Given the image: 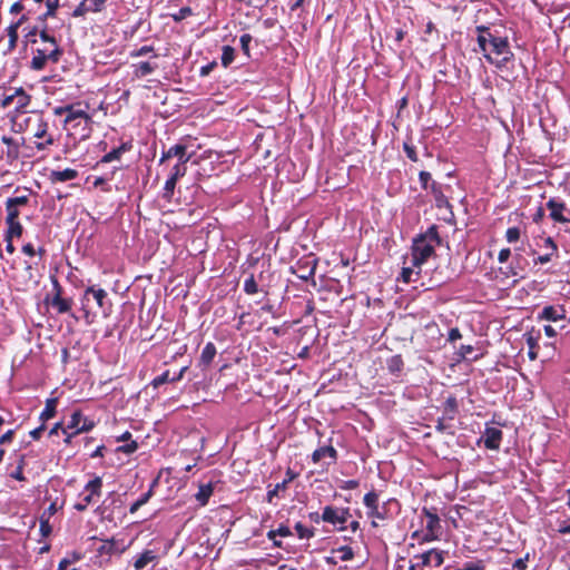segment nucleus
Listing matches in <instances>:
<instances>
[{
  "instance_id": "nucleus-1",
  "label": "nucleus",
  "mask_w": 570,
  "mask_h": 570,
  "mask_svg": "<svg viewBox=\"0 0 570 570\" xmlns=\"http://www.w3.org/2000/svg\"><path fill=\"white\" fill-rule=\"evenodd\" d=\"M89 104L72 102L56 106L52 112L57 117H63L62 128L66 131L68 141L76 147L78 144L86 141L92 134V116L88 112Z\"/></svg>"
},
{
  "instance_id": "nucleus-2",
  "label": "nucleus",
  "mask_w": 570,
  "mask_h": 570,
  "mask_svg": "<svg viewBox=\"0 0 570 570\" xmlns=\"http://www.w3.org/2000/svg\"><path fill=\"white\" fill-rule=\"evenodd\" d=\"M476 32L479 49L484 59L500 71L508 68V65L514 60L508 38L492 32L487 26H478Z\"/></svg>"
},
{
  "instance_id": "nucleus-3",
  "label": "nucleus",
  "mask_w": 570,
  "mask_h": 570,
  "mask_svg": "<svg viewBox=\"0 0 570 570\" xmlns=\"http://www.w3.org/2000/svg\"><path fill=\"white\" fill-rule=\"evenodd\" d=\"M80 309L87 324H91L99 314L104 318L109 317L112 312V304L105 289L89 286L80 298Z\"/></svg>"
},
{
  "instance_id": "nucleus-4",
  "label": "nucleus",
  "mask_w": 570,
  "mask_h": 570,
  "mask_svg": "<svg viewBox=\"0 0 570 570\" xmlns=\"http://www.w3.org/2000/svg\"><path fill=\"white\" fill-rule=\"evenodd\" d=\"M363 504L366 508L367 518L372 520L373 527H377L376 520H391L401 511V504L395 498H390L380 503V493L375 490L365 493Z\"/></svg>"
},
{
  "instance_id": "nucleus-5",
  "label": "nucleus",
  "mask_w": 570,
  "mask_h": 570,
  "mask_svg": "<svg viewBox=\"0 0 570 570\" xmlns=\"http://www.w3.org/2000/svg\"><path fill=\"white\" fill-rule=\"evenodd\" d=\"M441 239L436 225H431L425 233L417 235L412 243L411 265L416 267V275L420 274L421 266L434 254L435 246L440 245Z\"/></svg>"
},
{
  "instance_id": "nucleus-6",
  "label": "nucleus",
  "mask_w": 570,
  "mask_h": 570,
  "mask_svg": "<svg viewBox=\"0 0 570 570\" xmlns=\"http://www.w3.org/2000/svg\"><path fill=\"white\" fill-rule=\"evenodd\" d=\"M27 131L35 138V146L38 150H47L56 142L53 134L49 130V122L43 115L36 112L26 119Z\"/></svg>"
},
{
  "instance_id": "nucleus-7",
  "label": "nucleus",
  "mask_w": 570,
  "mask_h": 570,
  "mask_svg": "<svg viewBox=\"0 0 570 570\" xmlns=\"http://www.w3.org/2000/svg\"><path fill=\"white\" fill-rule=\"evenodd\" d=\"M63 55L62 48L59 43H43L41 47L33 50V56L30 61V68L36 71L43 70L47 63L59 62Z\"/></svg>"
},
{
  "instance_id": "nucleus-8",
  "label": "nucleus",
  "mask_w": 570,
  "mask_h": 570,
  "mask_svg": "<svg viewBox=\"0 0 570 570\" xmlns=\"http://www.w3.org/2000/svg\"><path fill=\"white\" fill-rule=\"evenodd\" d=\"M101 492L102 479L100 476H94L85 484L83 489L78 494L73 509L79 512L86 511L91 504L99 500Z\"/></svg>"
},
{
  "instance_id": "nucleus-9",
  "label": "nucleus",
  "mask_w": 570,
  "mask_h": 570,
  "mask_svg": "<svg viewBox=\"0 0 570 570\" xmlns=\"http://www.w3.org/2000/svg\"><path fill=\"white\" fill-rule=\"evenodd\" d=\"M52 289L47 295L45 302L50 305L58 314H67L72 306L71 298L62 297V287L56 277H51Z\"/></svg>"
},
{
  "instance_id": "nucleus-10",
  "label": "nucleus",
  "mask_w": 570,
  "mask_h": 570,
  "mask_svg": "<svg viewBox=\"0 0 570 570\" xmlns=\"http://www.w3.org/2000/svg\"><path fill=\"white\" fill-rule=\"evenodd\" d=\"M351 517L348 508H337L333 505H326L322 512V521L330 523L334 527L338 525V530L343 531L346 529L344 525Z\"/></svg>"
},
{
  "instance_id": "nucleus-11",
  "label": "nucleus",
  "mask_w": 570,
  "mask_h": 570,
  "mask_svg": "<svg viewBox=\"0 0 570 570\" xmlns=\"http://www.w3.org/2000/svg\"><path fill=\"white\" fill-rule=\"evenodd\" d=\"M444 562L443 552L438 549H431L420 554H415L411 560L410 570L423 567L438 568Z\"/></svg>"
},
{
  "instance_id": "nucleus-12",
  "label": "nucleus",
  "mask_w": 570,
  "mask_h": 570,
  "mask_svg": "<svg viewBox=\"0 0 570 570\" xmlns=\"http://www.w3.org/2000/svg\"><path fill=\"white\" fill-rule=\"evenodd\" d=\"M546 207L554 223L570 224V208L562 199L552 197L546 203Z\"/></svg>"
},
{
  "instance_id": "nucleus-13",
  "label": "nucleus",
  "mask_w": 570,
  "mask_h": 570,
  "mask_svg": "<svg viewBox=\"0 0 570 570\" xmlns=\"http://www.w3.org/2000/svg\"><path fill=\"white\" fill-rule=\"evenodd\" d=\"M316 267L317 259L315 257L307 256L298 259L296 264L292 267V272L299 279L309 281L314 278Z\"/></svg>"
},
{
  "instance_id": "nucleus-14",
  "label": "nucleus",
  "mask_w": 570,
  "mask_h": 570,
  "mask_svg": "<svg viewBox=\"0 0 570 570\" xmlns=\"http://www.w3.org/2000/svg\"><path fill=\"white\" fill-rule=\"evenodd\" d=\"M422 513L426 518V532L423 535L424 542H431L439 539L441 531V520L439 515L431 509L423 508Z\"/></svg>"
},
{
  "instance_id": "nucleus-15",
  "label": "nucleus",
  "mask_w": 570,
  "mask_h": 570,
  "mask_svg": "<svg viewBox=\"0 0 570 570\" xmlns=\"http://www.w3.org/2000/svg\"><path fill=\"white\" fill-rule=\"evenodd\" d=\"M66 428L72 430L75 433H86L95 428V422L89 417L85 416L80 410H76L71 413Z\"/></svg>"
},
{
  "instance_id": "nucleus-16",
  "label": "nucleus",
  "mask_w": 570,
  "mask_h": 570,
  "mask_svg": "<svg viewBox=\"0 0 570 570\" xmlns=\"http://www.w3.org/2000/svg\"><path fill=\"white\" fill-rule=\"evenodd\" d=\"M567 318V309L564 305H547L538 313L539 321L560 322Z\"/></svg>"
},
{
  "instance_id": "nucleus-17",
  "label": "nucleus",
  "mask_w": 570,
  "mask_h": 570,
  "mask_svg": "<svg viewBox=\"0 0 570 570\" xmlns=\"http://www.w3.org/2000/svg\"><path fill=\"white\" fill-rule=\"evenodd\" d=\"M129 546L130 543H126L124 539L112 537L102 541L99 552L108 556H120L129 548Z\"/></svg>"
},
{
  "instance_id": "nucleus-18",
  "label": "nucleus",
  "mask_w": 570,
  "mask_h": 570,
  "mask_svg": "<svg viewBox=\"0 0 570 570\" xmlns=\"http://www.w3.org/2000/svg\"><path fill=\"white\" fill-rule=\"evenodd\" d=\"M503 433L500 429L494 426H485V430L481 436V441H483L484 446L488 450H499L501 445Z\"/></svg>"
},
{
  "instance_id": "nucleus-19",
  "label": "nucleus",
  "mask_w": 570,
  "mask_h": 570,
  "mask_svg": "<svg viewBox=\"0 0 570 570\" xmlns=\"http://www.w3.org/2000/svg\"><path fill=\"white\" fill-rule=\"evenodd\" d=\"M297 475L298 474L296 472H294L291 468H288L286 470V478L282 482L275 484L273 488L271 485H268V490L266 493V501L268 503H273L274 498H276L279 494V492H285L287 490L288 484L293 480H295L297 478Z\"/></svg>"
},
{
  "instance_id": "nucleus-20",
  "label": "nucleus",
  "mask_w": 570,
  "mask_h": 570,
  "mask_svg": "<svg viewBox=\"0 0 570 570\" xmlns=\"http://www.w3.org/2000/svg\"><path fill=\"white\" fill-rule=\"evenodd\" d=\"M132 560L135 570H144L148 564L156 566L158 563V554L156 550L146 549L137 553Z\"/></svg>"
},
{
  "instance_id": "nucleus-21",
  "label": "nucleus",
  "mask_w": 570,
  "mask_h": 570,
  "mask_svg": "<svg viewBox=\"0 0 570 570\" xmlns=\"http://www.w3.org/2000/svg\"><path fill=\"white\" fill-rule=\"evenodd\" d=\"M132 149V140H126L121 141V144L118 147L112 148L110 151L106 153L101 159L100 163L107 164L112 163L115 160H120L122 155L130 151Z\"/></svg>"
},
{
  "instance_id": "nucleus-22",
  "label": "nucleus",
  "mask_w": 570,
  "mask_h": 570,
  "mask_svg": "<svg viewBox=\"0 0 570 570\" xmlns=\"http://www.w3.org/2000/svg\"><path fill=\"white\" fill-rule=\"evenodd\" d=\"M543 247L547 248L549 252H548V254L538 256L534 259L535 264H541V265L547 264V263L551 262V259L558 253V245L556 244L553 238L550 236L543 238Z\"/></svg>"
},
{
  "instance_id": "nucleus-23",
  "label": "nucleus",
  "mask_w": 570,
  "mask_h": 570,
  "mask_svg": "<svg viewBox=\"0 0 570 570\" xmlns=\"http://www.w3.org/2000/svg\"><path fill=\"white\" fill-rule=\"evenodd\" d=\"M2 142L7 146L4 151L7 161L12 164L14 160L19 158L20 155V144L11 137L3 136Z\"/></svg>"
},
{
  "instance_id": "nucleus-24",
  "label": "nucleus",
  "mask_w": 570,
  "mask_h": 570,
  "mask_svg": "<svg viewBox=\"0 0 570 570\" xmlns=\"http://www.w3.org/2000/svg\"><path fill=\"white\" fill-rule=\"evenodd\" d=\"M337 451L332 445H323L312 453L313 463H318L322 459L328 458L334 463L337 460Z\"/></svg>"
},
{
  "instance_id": "nucleus-25",
  "label": "nucleus",
  "mask_w": 570,
  "mask_h": 570,
  "mask_svg": "<svg viewBox=\"0 0 570 570\" xmlns=\"http://www.w3.org/2000/svg\"><path fill=\"white\" fill-rule=\"evenodd\" d=\"M430 191L433 195L435 206L438 208H451V204L448 197L444 195L441 184L432 181Z\"/></svg>"
},
{
  "instance_id": "nucleus-26",
  "label": "nucleus",
  "mask_w": 570,
  "mask_h": 570,
  "mask_svg": "<svg viewBox=\"0 0 570 570\" xmlns=\"http://www.w3.org/2000/svg\"><path fill=\"white\" fill-rule=\"evenodd\" d=\"M78 175L76 169L65 168L62 170H52L49 175V179L51 183H65L76 179Z\"/></svg>"
},
{
  "instance_id": "nucleus-27",
  "label": "nucleus",
  "mask_w": 570,
  "mask_h": 570,
  "mask_svg": "<svg viewBox=\"0 0 570 570\" xmlns=\"http://www.w3.org/2000/svg\"><path fill=\"white\" fill-rule=\"evenodd\" d=\"M215 484L214 482L209 481L208 483H202L198 488V492L195 494V499L199 503V505L205 507L209 498L214 493Z\"/></svg>"
},
{
  "instance_id": "nucleus-28",
  "label": "nucleus",
  "mask_w": 570,
  "mask_h": 570,
  "mask_svg": "<svg viewBox=\"0 0 570 570\" xmlns=\"http://www.w3.org/2000/svg\"><path fill=\"white\" fill-rule=\"evenodd\" d=\"M217 350L215 344L208 342L202 351L199 357V365L203 366L204 368L208 367L212 364L213 360L215 358Z\"/></svg>"
},
{
  "instance_id": "nucleus-29",
  "label": "nucleus",
  "mask_w": 570,
  "mask_h": 570,
  "mask_svg": "<svg viewBox=\"0 0 570 570\" xmlns=\"http://www.w3.org/2000/svg\"><path fill=\"white\" fill-rule=\"evenodd\" d=\"M168 151L171 158H177V161L188 163L191 158V154L187 153V146L183 144H176L169 147Z\"/></svg>"
},
{
  "instance_id": "nucleus-30",
  "label": "nucleus",
  "mask_w": 570,
  "mask_h": 570,
  "mask_svg": "<svg viewBox=\"0 0 570 570\" xmlns=\"http://www.w3.org/2000/svg\"><path fill=\"white\" fill-rule=\"evenodd\" d=\"M134 67V75L137 78L146 77L150 73H153L157 69L156 63H150L148 61H141L138 63L132 65Z\"/></svg>"
},
{
  "instance_id": "nucleus-31",
  "label": "nucleus",
  "mask_w": 570,
  "mask_h": 570,
  "mask_svg": "<svg viewBox=\"0 0 570 570\" xmlns=\"http://www.w3.org/2000/svg\"><path fill=\"white\" fill-rule=\"evenodd\" d=\"M13 104L17 110H23L30 104V96L22 88H18L14 91Z\"/></svg>"
},
{
  "instance_id": "nucleus-32",
  "label": "nucleus",
  "mask_w": 570,
  "mask_h": 570,
  "mask_svg": "<svg viewBox=\"0 0 570 570\" xmlns=\"http://www.w3.org/2000/svg\"><path fill=\"white\" fill-rule=\"evenodd\" d=\"M43 2L47 10L39 17V20L46 21L48 18H55L60 7V0H43Z\"/></svg>"
},
{
  "instance_id": "nucleus-33",
  "label": "nucleus",
  "mask_w": 570,
  "mask_h": 570,
  "mask_svg": "<svg viewBox=\"0 0 570 570\" xmlns=\"http://www.w3.org/2000/svg\"><path fill=\"white\" fill-rule=\"evenodd\" d=\"M387 370L394 375H399L404 366L403 358L401 355H393L386 362Z\"/></svg>"
},
{
  "instance_id": "nucleus-34",
  "label": "nucleus",
  "mask_w": 570,
  "mask_h": 570,
  "mask_svg": "<svg viewBox=\"0 0 570 570\" xmlns=\"http://www.w3.org/2000/svg\"><path fill=\"white\" fill-rule=\"evenodd\" d=\"M56 406H57V400L56 399H49L46 402V406L40 413V420L42 423L50 420L56 415Z\"/></svg>"
},
{
  "instance_id": "nucleus-35",
  "label": "nucleus",
  "mask_w": 570,
  "mask_h": 570,
  "mask_svg": "<svg viewBox=\"0 0 570 570\" xmlns=\"http://www.w3.org/2000/svg\"><path fill=\"white\" fill-rule=\"evenodd\" d=\"M18 28L12 26L11 23L6 28V35L8 36V52L13 51L17 48L18 43Z\"/></svg>"
},
{
  "instance_id": "nucleus-36",
  "label": "nucleus",
  "mask_w": 570,
  "mask_h": 570,
  "mask_svg": "<svg viewBox=\"0 0 570 570\" xmlns=\"http://www.w3.org/2000/svg\"><path fill=\"white\" fill-rule=\"evenodd\" d=\"M294 529H295V532H296L298 539L309 540L311 538H313L315 535L314 528L306 527L302 522H296V524L294 525Z\"/></svg>"
},
{
  "instance_id": "nucleus-37",
  "label": "nucleus",
  "mask_w": 570,
  "mask_h": 570,
  "mask_svg": "<svg viewBox=\"0 0 570 570\" xmlns=\"http://www.w3.org/2000/svg\"><path fill=\"white\" fill-rule=\"evenodd\" d=\"M6 224H7L8 228H7L4 238L13 239L14 237H21L23 227L19 223V220L12 222V223H6Z\"/></svg>"
},
{
  "instance_id": "nucleus-38",
  "label": "nucleus",
  "mask_w": 570,
  "mask_h": 570,
  "mask_svg": "<svg viewBox=\"0 0 570 570\" xmlns=\"http://www.w3.org/2000/svg\"><path fill=\"white\" fill-rule=\"evenodd\" d=\"M235 60V49L230 46H224L222 49L220 61L222 65L227 68Z\"/></svg>"
},
{
  "instance_id": "nucleus-39",
  "label": "nucleus",
  "mask_w": 570,
  "mask_h": 570,
  "mask_svg": "<svg viewBox=\"0 0 570 570\" xmlns=\"http://www.w3.org/2000/svg\"><path fill=\"white\" fill-rule=\"evenodd\" d=\"M194 14V11L190 7H181L178 11L169 13L168 16L175 21L180 22Z\"/></svg>"
},
{
  "instance_id": "nucleus-40",
  "label": "nucleus",
  "mask_w": 570,
  "mask_h": 570,
  "mask_svg": "<svg viewBox=\"0 0 570 570\" xmlns=\"http://www.w3.org/2000/svg\"><path fill=\"white\" fill-rule=\"evenodd\" d=\"M186 165H187V163L177 161L170 170L169 178L178 181V179L184 177L187 173Z\"/></svg>"
},
{
  "instance_id": "nucleus-41",
  "label": "nucleus",
  "mask_w": 570,
  "mask_h": 570,
  "mask_svg": "<svg viewBox=\"0 0 570 570\" xmlns=\"http://www.w3.org/2000/svg\"><path fill=\"white\" fill-rule=\"evenodd\" d=\"M176 184H177V180L171 179L169 177L165 181L161 197L164 199H166L167 202H170L173 199Z\"/></svg>"
},
{
  "instance_id": "nucleus-42",
  "label": "nucleus",
  "mask_w": 570,
  "mask_h": 570,
  "mask_svg": "<svg viewBox=\"0 0 570 570\" xmlns=\"http://www.w3.org/2000/svg\"><path fill=\"white\" fill-rule=\"evenodd\" d=\"M293 533H292V530L289 529V527L285 525V524H281L277 529H274V530H269L267 532V538L269 540H274V538L276 537H291Z\"/></svg>"
},
{
  "instance_id": "nucleus-43",
  "label": "nucleus",
  "mask_w": 570,
  "mask_h": 570,
  "mask_svg": "<svg viewBox=\"0 0 570 570\" xmlns=\"http://www.w3.org/2000/svg\"><path fill=\"white\" fill-rule=\"evenodd\" d=\"M332 552L338 554L341 561H350L354 558V551L348 546H342L340 548L333 549Z\"/></svg>"
},
{
  "instance_id": "nucleus-44",
  "label": "nucleus",
  "mask_w": 570,
  "mask_h": 570,
  "mask_svg": "<svg viewBox=\"0 0 570 570\" xmlns=\"http://www.w3.org/2000/svg\"><path fill=\"white\" fill-rule=\"evenodd\" d=\"M258 285L253 274H250L245 281H244V292L247 295H254L258 293Z\"/></svg>"
},
{
  "instance_id": "nucleus-45",
  "label": "nucleus",
  "mask_w": 570,
  "mask_h": 570,
  "mask_svg": "<svg viewBox=\"0 0 570 570\" xmlns=\"http://www.w3.org/2000/svg\"><path fill=\"white\" fill-rule=\"evenodd\" d=\"M6 210H7L6 223L18 222V218L20 215L19 207L11 205V203L6 202Z\"/></svg>"
},
{
  "instance_id": "nucleus-46",
  "label": "nucleus",
  "mask_w": 570,
  "mask_h": 570,
  "mask_svg": "<svg viewBox=\"0 0 570 570\" xmlns=\"http://www.w3.org/2000/svg\"><path fill=\"white\" fill-rule=\"evenodd\" d=\"M527 344L529 346L528 356L531 361H534L538 357V343L537 338H534L532 335H529L527 337Z\"/></svg>"
},
{
  "instance_id": "nucleus-47",
  "label": "nucleus",
  "mask_w": 570,
  "mask_h": 570,
  "mask_svg": "<svg viewBox=\"0 0 570 570\" xmlns=\"http://www.w3.org/2000/svg\"><path fill=\"white\" fill-rule=\"evenodd\" d=\"M24 464H26V462H24V456H23V455H21V456H20V460H19V463H18V465H17V468H16V470H14V471H12V472L10 473V476H11L12 479L18 480V481H24V480H26V478H24V475H23V468H24Z\"/></svg>"
},
{
  "instance_id": "nucleus-48",
  "label": "nucleus",
  "mask_w": 570,
  "mask_h": 570,
  "mask_svg": "<svg viewBox=\"0 0 570 570\" xmlns=\"http://www.w3.org/2000/svg\"><path fill=\"white\" fill-rule=\"evenodd\" d=\"M40 533L42 537H48L51 531H52V528L50 525V522H49V517H46V512H43L40 517Z\"/></svg>"
},
{
  "instance_id": "nucleus-49",
  "label": "nucleus",
  "mask_w": 570,
  "mask_h": 570,
  "mask_svg": "<svg viewBox=\"0 0 570 570\" xmlns=\"http://www.w3.org/2000/svg\"><path fill=\"white\" fill-rule=\"evenodd\" d=\"M419 181L424 190H431L432 176L429 171L422 170L419 173Z\"/></svg>"
},
{
  "instance_id": "nucleus-50",
  "label": "nucleus",
  "mask_w": 570,
  "mask_h": 570,
  "mask_svg": "<svg viewBox=\"0 0 570 570\" xmlns=\"http://www.w3.org/2000/svg\"><path fill=\"white\" fill-rule=\"evenodd\" d=\"M521 230L519 227H509L505 232V239L508 243H515L520 239Z\"/></svg>"
},
{
  "instance_id": "nucleus-51",
  "label": "nucleus",
  "mask_w": 570,
  "mask_h": 570,
  "mask_svg": "<svg viewBox=\"0 0 570 570\" xmlns=\"http://www.w3.org/2000/svg\"><path fill=\"white\" fill-rule=\"evenodd\" d=\"M485 564L482 560L465 562L461 568L455 570H484Z\"/></svg>"
},
{
  "instance_id": "nucleus-52",
  "label": "nucleus",
  "mask_w": 570,
  "mask_h": 570,
  "mask_svg": "<svg viewBox=\"0 0 570 570\" xmlns=\"http://www.w3.org/2000/svg\"><path fill=\"white\" fill-rule=\"evenodd\" d=\"M445 412H450L454 414L458 410V401L454 396H449L444 402ZM450 419H453V415H450Z\"/></svg>"
},
{
  "instance_id": "nucleus-53",
  "label": "nucleus",
  "mask_w": 570,
  "mask_h": 570,
  "mask_svg": "<svg viewBox=\"0 0 570 570\" xmlns=\"http://www.w3.org/2000/svg\"><path fill=\"white\" fill-rule=\"evenodd\" d=\"M170 376H169V371H165L164 373H161L160 375L156 376L153 381H151V385L157 389L159 387L160 385L167 383V382H170Z\"/></svg>"
},
{
  "instance_id": "nucleus-54",
  "label": "nucleus",
  "mask_w": 570,
  "mask_h": 570,
  "mask_svg": "<svg viewBox=\"0 0 570 570\" xmlns=\"http://www.w3.org/2000/svg\"><path fill=\"white\" fill-rule=\"evenodd\" d=\"M403 150L406 154L407 158L411 159L412 161H417L419 160L416 149H415V147L413 145L404 142L403 144Z\"/></svg>"
},
{
  "instance_id": "nucleus-55",
  "label": "nucleus",
  "mask_w": 570,
  "mask_h": 570,
  "mask_svg": "<svg viewBox=\"0 0 570 570\" xmlns=\"http://www.w3.org/2000/svg\"><path fill=\"white\" fill-rule=\"evenodd\" d=\"M242 50L246 56H249V45L252 42V36L249 33H244L239 38Z\"/></svg>"
},
{
  "instance_id": "nucleus-56",
  "label": "nucleus",
  "mask_w": 570,
  "mask_h": 570,
  "mask_svg": "<svg viewBox=\"0 0 570 570\" xmlns=\"http://www.w3.org/2000/svg\"><path fill=\"white\" fill-rule=\"evenodd\" d=\"M29 202L28 195L17 196V197H9L7 199V203H11V205L20 207L26 206Z\"/></svg>"
},
{
  "instance_id": "nucleus-57",
  "label": "nucleus",
  "mask_w": 570,
  "mask_h": 570,
  "mask_svg": "<svg viewBox=\"0 0 570 570\" xmlns=\"http://www.w3.org/2000/svg\"><path fill=\"white\" fill-rule=\"evenodd\" d=\"M87 12H90L88 7V1L82 0L73 10L72 16L73 17H82Z\"/></svg>"
},
{
  "instance_id": "nucleus-58",
  "label": "nucleus",
  "mask_w": 570,
  "mask_h": 570,
  "mask_svg": "<svg viewBox=\"0 0 570 570\" xmlns=\"http://www.w3.org/2000/svg\"><path fill=\"white\" fill-rule=\"evenodd\" d=\"M38 35H39V38H40L42 45L49 43V42H51V43L58 42L57 39L53 36H51L46 28L42 29L41 31H39Z\"/></svg>"
},
{
  "instance_id": "nucleus-59",
  "label": "nucleus",
  "mask_w": 570,
  "mask_h": 570,
  "mask_svg": "<svg viewBox=\"0 0 570 570\" xmlns=\"http://www.w3.org/2000/svg\"><path fill=\"white\" fill-rule=\"evenodd\" d=\"M414 268L413 265L412 266H407V267H403L402 268V272H401V279L404 282V283H410L412 282V275L414 274Z\"/></svg>"
},
{
  "instance_id": "nucleus-60",
  "label": "nucleus",
  "mask_w": 570,
  "mask_h": 570,
  "mask_svg": "<svg viewBox=\"0 0 570 570\" xmlns=\"http://www.w3.org/2000/svg\"><path fill=\"white\" fill-rule=\"evenodd\" d=\"M137 448H138L137 442L136 441H130L129 443H126V444L119 446L117 449V451L126 453V454H131V453H134L137 450Z\"/></svg>"
},
{
  "instance_id": "nucleus-61",
  "label": "nucleus",
  "mask_w": 570,
  "mask_h": 570,
  "mask_svg": "<svg viewBox=\"0 0 570 570\" xmlns=\"http://www.w3.org/2000/svg\"><path fill=\"white\" fill-rule=\"evenodd\" d=\"M360 485V482L358 480H354V479H351V480H342L340 482V489L342 490H354L356 489L357 487Z\"/></svg>"
},
{
  "instance_id": "nucleus-62",
  "label": "nucleus",
  "mask_w": 570,
  "mask_h": 570,
  "mask_svg": "<svg viewBox=\"0 0 570 570\" xmlns=\"http://www.w3.org/2000/svg\"><path fill=\"white\" fill-rule=\"evenodd\" d=\"M153 51H154V48L151 46H142L139 49L132 50L130 52V57H132V58L142 57Z\"/></svg>"
},
{
  "instance_id": "nucleus-63",
  "label": "nucleus",
  "mask_w": 570,
  "mask_h": 570,
  "mask_svg": "<svg viewBox=\"0 0 570 570\" xmlns=\"http://www.w3.org/2000/svg\"><path fill=\"white\" fill-rule=\"evenodd\" d=\"M61 432L65 435L63 442L66 445H71L73 438L78 435V433H75L72 430H70L66 426L61 428Z\"/></svg>"
},
{
  "instance_id": "nucleus-64",
  "label": "nucleus",
  "mask_w": 570,
  "mask_h": 570,
  "mask_svg": "<svg viewBox=\"0 0 570 570\" xmlns=\"http://www.w3.org/2000/svg\"><path fill=\"white\" fill-rule=\"evenodd\" d=\"M14 436V430H8L0 436V445L9 444L12 442Z\"/></svg>"
}]
</instances>
